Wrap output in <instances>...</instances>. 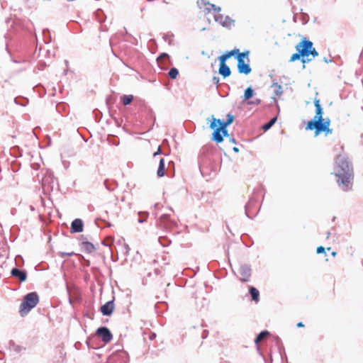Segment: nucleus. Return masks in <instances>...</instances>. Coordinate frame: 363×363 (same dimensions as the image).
I'll return each instance as SVG.
<instances>
[{
	"instance_id": "nucleus-20",
	"label": "nucleus",
	"mask_w": 363,
	"mask_h": 363,
	"mask_svg": "<svg viewBox=\"0 0 363 363\" xmlns=\"http://www.w3.org/2000/svg\"><path fill=\"white\" fill-rule=\"evenodd\" d=\"M253 94H254V91L251 87L247 88L244 93V99L245 100L250 99V98L252 97Z\"/></svg>"
},
{
	"instance_id": "nucleus-22",
	"label": "nucleus",
	"mask_w": 363,
	"mask_h": 363,
	"mask_svg": "<svg viewBox=\"0 0 363 363\" xmlns=\"http://www.w3.org/2000/svg\"><path fill=\"white\" fill-rule=\"evenodd\" d=\"M276 121L277 118H272L268 123L262 126V129L265 131L269 130L275 123Z\"/></svg>"
},
{
	"instance_id": "nucleus-29",
	"label": "nucleus",
	"mask_w": 363,
	"mask_h": 363,
	"mask_svg": "<svg viewBox=\"0 0 363 363\" xmlns=\"http://www.w3.org/2000/svg\"><path fill=\"white\" fill-rule=\"evenodd\" d=\"M297 327L302 328L304 327V325L303 324L302 322H299L298 323H297Z\"/></svg>"
},
{
	"instance_id": "nucleus-32",
	"label": "nucleus",
	"mask_w": 363,
	"mask_h": 363,
	"mask_svg": "<svg viewBox=\"0 0 363 363\" xmlns=\"http://www.w3.org/2000/svg\"><path fill=\"white\" fill-rule=\"evenodd\" d=\"M213 80H214V81H216V83H218V81H219V80H218V78H216V77H213Z\"/></svg>"
},
{
	"instance_id": "nucleus-2",
	"label": "nucleus",
	"mask_w": 363,
	"mask_h": 363,
	"mask_svg": "<svg viewBox=\"0 0 363 363\" xmlns=\"http://www.w3.org/2000/svg\"><path fill=\"white\" fill-rule=\"evenodd\" d=\"M296 52L293 54L289 60L292 62L301 60L303 64L311 62L318 55L316 50L313 47V43L303 38L295 47Z\"/></svg>"
},
{
	"instance_id": "nucleus-25",
	"label": "nucleus",
	"mask_w": 363,
	"mask_h": 363,
	"mask_svg": "<svg viewBox=\"0 0 363 363\" xmlns=\"http://www.w3.org/2000/svg\"><path fill=\"white\" fill-rule=\"evenodd\" d=\"M325 251V247H323V246H319L317 247V250H316V252L318 254H320V253H324Z\"/></svg>"
},
{
	"instance_id": "nucleus-7",
	"label": "nucleus",
	"mask_w": 363,
	"mask_h": 363,
	"mask_svg": "<svg viewBox=\"0 0 363 363\" xmlns=\"http://www.w3.org/2000/svg\"><path fill=\"white\" fill-rule=\"evenodd\" d=\"M197 4L199 8L204 13V14H208L213 13L218 14L221 9L216 5L211 4L209 0H197Z\"/></svg>"
},
{
	"instance_id": "nucleus-3",
	"label": "nucleus",
	"mask_w": 363,
	"mask_h": 363,
	"mask_svg": "<svg viewBox=\"0 0 363 363\" xmlns=\"http://www.w3.org/2000/svg\"><path fill=\"white\" fill-rule=\"evenodd\" d=\"M227 117L226 121L216 119L213 116L211 118H208V121L211 122L209 127L214 130L212 139L218 143L223 142V136L228 134L227 126L233 122L234 116L233 115L228 114Z\"/></svg>"
},
{
	"instance_id": "nucleus-1",
	"label": "nucleus",
	"mask_w": 363,
	"mask_h": 363,
	"mask_svg": "<svg viewBox=\"0 0 363 363\" xmlns=\"http://www.w3.org/2000/svg\"><path fill=\"white\" fill-rule=\"evenodd\" d=\"M314 106L315 107V114L313 119L308 121L306 129L314 130L315 136H318L322 133L325 136L332 134L333 129L330 128V119L329 118H323V110L320 104L319 99H314Z\"/></svg>"
},
{
	"instance_id": "nucleus-27",
	"label": "nucleus",
	"mask_w": 363,
	"mask_h": 363,
	"mask_svg": "<svg viewBox=\"0 0 363 363\" xmlns=\"http://www.w3.org/2000/svg\"><path fill=\"white\" fill-rule=\"evenodd\" d=\"M160 153H161V148H160V146H159L157 147V151L153 153V156L156 157L157 155H160Z\"/></svg>"
},
{
	"instance_id": "nucleus-24",
	"label": "nucleus",
	"mask_w": 363,
	"mask_h": 363,
	"mask_svg": "<svg viewBox=\"0 0 363 363\" xmlns=\"http://www.w3.org/2000/svg\"><path fill=\"white\" fill-rule=\"evenodd\" d=\"M74 255H75V253L74 252H72H72H60V256L62 257H64L65 256H72Z\"/></svg>"
},
{
	"instance_id": "nucleus-12",
	"label": "nucleus",
	"mask_w": 363,
	"mask_h": 363,
	"mask_svg": "<svg viewBox=\"0 0 363 363\" xmlns=\"http://www.w3.org/2000/svg\"><path fill=\"white\" fill-rule=\"evenodd\" d=\"M238 52H239V50L235 49V50H233L228 52L225 53L224 55L220 56L219 57L220 65H226L225 64L226 60L228 59L229 57H230L231 56H233L235 54H238Z\"/></svg>"
},
{
	"instance_id": "nucleus-31",
	"label": "nucleus",
	"mask_w": 363,
	"mask_h": 363,
	"mask_svg": "<svg viewBox=\"0 0 363 363\" xmlns=\"http://www.w3.org/2000/svg\"><path fill=\"white\" fill-rule=\"evenodd\" d=\"M336 255H337V252H332V256H333V257H335V256H336Z\"/></svg>"
},
{
	"instance_id": "nucleus-19",
	"label": "nucleus",
	"mask_w": 363,
	"mask_h": 363,
	"mask_svg": "<svg viewBox=\"0 0 363 363\" xmlns=\"http://www.w3.org/2000/svg\"><path fill=\"white\" fill-rule=\"evenodd\" d=\"M269 335V333L267 330L261 332L256 337L255 342L257 345H259V342H262L264 338Z\"/></svg>"
},
{
	"instance_id": "nucleus-6",
	"label": "nucleus",
	"mask_w": 363,
	"mask_h": 363,
	"mask_svg": "<svg viewBox=\"0 0 363 363\" xmlns=\"http://www.w3.org/2000/svg\"><path fill=\"white\" fill-rule=\"evenodd\" d=\"M336 164V172L338 171L342 172V173H352L353 168L348 161L347 158L344 155H338L335 160Z\"/></svg>"
},
{
	"instance_id": "nucleus-33",
	"label": "nucleus",
	"mask_w": 363,
	"mask_h": 363,
	"mask_svg": "<svg viewBox=\"0 0 363 363\" xmlns=\"http://www.w3.org/2000/svg\"><path fill=\"white\" fill-rule=\"evenodd\" d=\"M233 150H234L235 152H237L239 151V150H238V147H234V148H233Z\"/></svg>"
},
{
	"instance_id": "nucleus-17",
	"label": "nucleus",
	"mask_w": 363,
	"mask_h": 363,
	"mask_svg": "<svg viewBox=\"0 0 363 363\" xmlns=\"http://www.w3.org/2000/svg\"><path fill=\"white\" fill-rule=\"evenodd\" d=\"M231 72L228 66L226 65H220L219 74H221L224 78L230 76Z\"/></svg>"
},
{
	"instance_id": "nucleus-28",
	"label": "nucleus",
	"mask_w": 363,
	"mask_h": 363,
	"mask_svg": "<svg viewBox=\"0 0 363 363\" xmlns=\"http://www.w3.org/2000/svg\"><path fill=\"white\" fill-rule=\"evenodd\" d=\"M276 87L278 89L277 90V94H281V91H280L281 87L280 85H276Z\"/></svg>"
},
{
	"instance_id": "nucleus-4",
	"label": "nucleus",
	"mask_w": 363,
	"mask_h": 363,
	"mask_svg": "<svg viewBox=\"0 0 363 363\" xmlns=\"http://www.w3.org/2000/svg\"><path fill=\"white\" fill-rule=\"evenodd\" d=\"M39 302V297L36 292H30L25 296L19 308L21 316L26 315Z\"/></svg>"
},
{
	"instance_id": "nucleus-11",
	"label": "nucleus",
	"mask_w": 363,
	"mask_h": 363,
	"mask_svg": "<svg viewBox=\"0 0 363 363\" xmlns=\"http://www.w3.org/2000/svg\"><path fill=\"white\" fill-rule=\"evenodd\" d=\"M114 309L113 301L106 302L101 307V312L104 315H110Z\"/></svg>"
},
{
	"instance_id": "nucleus-5",
	"label": "nucleus",
	"mask_w": 363,
	"mask_h": 363,
	"mask_svg": "<svg viewBox=\"0 0 363 363\" xmlns=\"http://www.w3.org/2000/svg\"><path fill=\"white\" fill-rule=\"evenodd\" d=\"M337 178V184L338 186L344 191H348L352 189L353 186L354 172L352 173H342L338 171L335 173Z\"/></svg>"
},
{
	"instance_id": "nucleus-21",
	"label": "nucleus",
	"mask_w": 363,
	"mask_h": 363,
	"mask_svg": "<svg viewBox=\"0 0 363 363\" xmlns=\"http://www.w3.org/2000/svg\"><path fill=\"white\" fill-rule=\"evenodd\" d=\"M133 100V95H123L122 96V101L123 105L126 106L130 104Z\"/></svg>"
},
{
	"instance_id": "nucleus-23",
	"label": "nucleus",
	"mask_w": 363,
	"mask_h": 363,
	"mask_svg": "<svg viewBox=\"0 0 363 363\" xmlns=\"http://www.w3.org/2000/svg\"><path fill=\"white\" fill-rule=\"evenodd\" d=\"M178 74H179V72H178L177 69L174 68V67L170 69V70L169 71V73H168L169 77L171 79H174L177 77Z\"/></svg>"
},
{
	"instance_id": "nucleus-9",
	"label": "nucleus",
	"mask_w": 363,
	"mask_h": 363,
	"mask_svg": "<svg viewBox=\"0 0 363 363\" xmlns=\"http://www.w3.org/2000/svg\"><path fill=\"white\" fill-rule=\"evenodd\" d=\"M96 333L105 343L109 342L113 337L110 330L106 327H101L98 328Z\"/></svg>"
},
{
	"instance_id": "nucleus-34",
	"label": "nucleus",
	"mask_w": 363,
	"mask_h": 363,
	"mask_svg": "<svg viewBox=\"0 0 363 363\" xmlns=\"http://www.w3.org/2000/svg\"><path fill=\"white\" fill-rule=\"evenodd\" d=\"M353 252H350V256H353Z\"/></svg>"
},
{
	"instance_id": "nucleus-15",
	"label": "nucleus",
	"mask_w": 363,
	"mask_h": 363,
	"mask_svg": "<svg viewBox=\"0 0 363 363\" xmlns=\"http://www.w3.org/2000/svg\"><path fill=\"white\" fill-rule=\"evenodd\" d=\"M81 247L82 251L87 253H91L96 249L94 245L89 242H83L81 245Z\"/></svg>"
},
{
	"instance_id": "nucleus-30",
	"label": "nucleus",
	"mask_w": 363,
	"mask_h": 363,
	"mask_svg": "<svg viewBox=\"0 0 363 363\" xmlns=\"http://www.w3.org/2000/svg\"><path fill=\"white\" fill-rule=\"evenodd\" d=\"M163 57H168V55L164 53V54L161 55L160 57V58H163Z\"/></svg>"
},
{
	"instance_id": "nucleus-16",
	"label": "nucleus",
	"mask_w": 363,
	"mask_h": 363,
	"mask_svg": "<svg viewBox=\"0 0 363 363\" xmlns=\"http://www.w3.org/2000/svg\"><path fill=\"white\" fill-rule=\"evenodd\" d=\"M165 175V164H164V160L163 158H161L159 162V167L157 170V176L158 177H162Z\"/></svg>"
},
{
	"instance_id": "nucleus-26",
	"label": "nucleus",
	"mask_w": 363,
	"mask_h": 363,
	"mask_svg": "<svg viewBox=\"0 0 363 363\" xmlns=\"http://www.w3.org/2000/svg\"><path fill=\"white\" fill-rule=\"evenodd\" d=\"M215 20H216V21L218 22L219 23H220L223 26L225 24V22L223 21L221 18L217 16L216 15H215Z\"/></svg>"
},
{
	"instance_id": "nucleus-14",
	"label": "nucleus",
	"mask_w": 363,
	"mask_h": 363,
	"mask_svg": "<svg viewBox=\"0 0 363 363\" xmlns=\"http://www.w3.org/2000/svg\"><path fill=\"white\" fill-rule=\"evenodd\" d=\"M240 279L242 281H249L250 277V269L247 267H242L240 268Z\"/></svg>"
},
{
	"instance_id": "nucleus-10",
	"label": "nucleus",
	"mask_w": 363,
	"mask_h": 363,
	"mask_svg": "<svg viewBox=\"0 0 363 363\" xmlns=\"http://www.w3.org/2000/svg\"><path fill=\"white\" fill-rule=\"evenodd\" d=\"M83 222L81 219L77 218L72 222L71 233H81L83 231Z\"/></svg>"
},
{
	"instance_id": "nucleus-13",
	"label": "nucleus",
	"mask_w": 363,
	"mask_h": 363,
	"mask_svg": "<svg viewBox=\"0 0 363 363\" xmlns=\"http://www.w3.org/2000/svg\"><path fill=\"white\" fill-rule=\"evenodd\" d=\"M11 274L13 277H17L21 281H24L27 277L26 273L25 272L16 268L12 269Z\"/></svg>"
},
{
	"instance_id": "nucleus-8",
	"label": "nucleus",
	"mask_w": 363,
	"mask_h": 363,
	"mask_svg": "<svg viewBox=\"0 0 363 363\" xmlns=\"http://www.w3.org/2000/svg\"><path fill=\"white\" fill-rule=\"evenodd\" d=\"M248 55L249 51L238 53V69L241 74H249L252 71L250 65L244 61V57H247Z\"/></svg>"
},
{
	"instance_id": "nucleus-18",
	"label": "nucleus",
	"mask_w": 363,
	"mask_h": 363,
	"mask_svg": "<svg viewBox=\"0 0 363 363\" xmlns=\"http://www.w3.org/2000/svg\"><path fill=\"white\" fill-rule=\"evenodd\" d=\"M250 293L251 294V296H252V299L255 301V302H258L259 300V291L253 287V286H251L250 288Z\"/></svg>"
}]
</instances>
